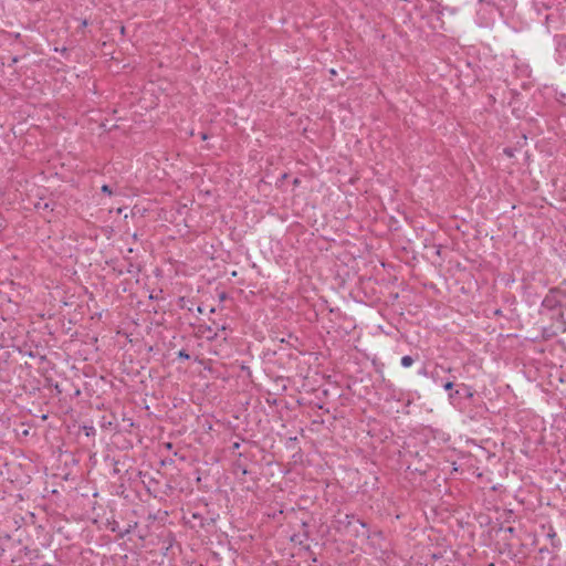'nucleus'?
<instances>
[{"instance_id":"1","label":"nucleus","mask_w":566,"mask_h":566,"mask_svg":"<svg viewBox=\"0 0 566 566\" xmlns=\"http://www.w3.org/2000/svg\"><path fill=\"white\" fill-rule=\"evenodd\" d=\"M413 364V358L411 356H403L401 358V366L405 368L410 367Z\"/></svg>"},{"instance_id":"2","label":"nucleus","mask_w":566,"mask_h":566,"mask_svg":"<svg viewBox=\"0 0 566 566\" xmlns=\"http://www.w3.org/2000/svg\"><path fill=\"white\" fill-rule=\"evenodd\" d=\"M102 191L107 193V195H112V190H111V188L107 185H104L102 187Z\"/></svg>"},{"instance_id":"3","label":"nucleus","mask_w":566,"mask_h":566,"mask_svg":"<svg viewBox=\"0 0 566 566\" xmlns=\"http://www.w3.org/2000/svg\"><path fill=\"white\" fill-rule=\"evenodd\" d=\"M452 387H453V382H452V381H448V382H446V384L443 385V388H444L446 390H450V389H452Z\"/></svg>"},{"instance_id":"4","label":"nucleus","mask_w":566,"mask_h":566,"mask_svg":"<svg viewBox=\"0 0 566 566\" xmlns=\"http://www.w3.org/2000/svg\"><path fill=\"white\" fill-rule=\"evenodd\" d=\"M178 355H179L180 358H184V359H188L189 358V355L186 352H184V350L179 352Z\"/></svg>"},{"instance_id":"5","label":"nucleus","mask_w":566,"mask_h":566,"mask_svg":"<svg viewBox=\"0 0 566 566\" xmlns=\"http://www.w3.org/2000/svg\"><path fill=\"white\" fill-rule=\"evenodd\" d=\"M43 208H44V209L50 208L49 203H48V202H45V203L43 205Z\"/></svg>"}]
</instances>
